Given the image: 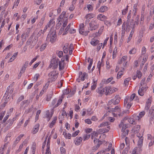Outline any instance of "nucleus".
Returning <instances> with one entry per match:
<instances>
[{
    "label": "nucleus",
    "mask_w": 154,
    "mask_h": 154,
    "mask_svg": "<svg viewBox=\"0 0 154 154\" xmlns=\"http://www.w3.org/2000/svg\"><path fill=\"white\" fill-rule=\"evenodd\" d=\"M143 139V137L142 136H141L139 138V139L138 141V144L140 146H141L142 145Z\"/></svg>",
    "instance_id": "obj_42"
},
{
    "label": "nucleus",
    "mask_w": 154,
    "mask_h": 154,
    "mask_svg": "<svg viewBox=\"0 0 154 154\" xmlns=\"http://www.w3.org/2000/svg\"><path fill=\"white\" fill-rule=\"evenodd\" d=\"M128 121L130 124H132L135 125L136 123L135 120L132 118L128 119Z\"/></svg>",
    "instance_id": "obj_33"
},
{
    "label": "nucleus",
    "mask_w": 154,
    "mask_h": 154,
    "mask_svg": "<svg viewBox=\"0 0 154 154\" xmlns=\"http://www.w3.org/2000/svg\"><path fill=\"white\" fill-rule=\"evenodd\" d=\"M57 117H55L53 120V121H52L51 123L50 124V127L51 128L55 124L56 121L57 119Z\"/></svg>",
    "instance_id": "obj_31"
},
{
    "label": "nucleus",
    "mask_w": 154,
    "mask_h": 154,
    "mask_svg": "<svg viewBox=\"0 0 154 154\" xmlns=\"http://www.w3.org/2000/svg\"><path fill=\"white\" fill-rule=\"evenodd\" d=\"M32 36H30V38L27 40L26 42V46H27L30 45L31 42L32 41Z\"/></svg>",
    "instance_id": "obj_37"
},
{
    "label": "nucleus",
    "mask_w": 154,
    "mask_h": 154,
    "mask_svg": "<svg viewBox=\"0 0 154 154\" xmlns=\"http://www.w3.org/2000/svg\"><path fill=\"white\" fill-rule=\"evenodd\" d=\"M98 19L103 21L107 19V17L105 15L103 14H99L97 17Z\"/></svg>",
    "instance_id": "obj_15"
},
{
    "label": "nucleus",
    "mask_w": 154,
    "mask_h": 154,
    "mask_svg": "<svg viewBox=\"0 0 154 154\" xmlns=\"http://www.w3.org/2000/svg\"><path fill=\"white\" fill-rule=\"evenodd\" d=\"M105 94L106 95H108L109 94L112 93V91L111 90V88L109 86H106L104 87Z\"/></svg>",
    "instance_id": "obj_11"
},
{
    "label": "nucleus",
    "mask_w": 154,
    "mask_h": 154,
    "mask_svg": "<svg viewBox=\"0 0 154 154\" xmlns=\"http://www.w3.org/2000/svg\"><path fill=\"white\" fill-rule=\"evenodd\" d=\"M39 126V124H37L35 125L34 128V130L32 131L33 134H35L38 131Z\"/></svg>",
    "instance_id": "obj_20"
},
{
    "label": "nucleus",
    "mask_w": 154,
    "mask_h": 154,
    "mask_svg": "<svg viewBox=\"0 0 154 154\" xmlns=\"http://www.w3.org/2000/svg\"><path fill=\"white\" fill-rule=\"evenodd\" d=\"M38 40V37H35L32 40L31 43L29 46V48H32L36 43Z\"/></svg>",
    "instance_id": "obj_12"
},
{
    "label": "nucleus",
    "mask_w": 154,
    "mask_h": 154,
    "mask_svg": "<svg viewBox=\"0 0 154 154\" xmlns=\"http://www.w3.org/2000/svg\"><path fill=\"white\" fill-rule=\"evenodd\" d=\"M90 135L88 134L84 135L83 137V140L85 141L86 140L90 138Z\"/></svg>",
    "instance_id": "obj_49"
},
{
    "label": "nucleus",
    "mask_w": 154,
    "mask_h": 154,
    "mask_svg": "<svg viewBox=\"0 0 154 154\" xmlns=\"http://www.w3.org/2000/svg\"><path fill=\"white\" fill-rule=\"evenodd\" d=\"M38 57V56H36L31 60V61L29 63V64L30 66H31L32 64L37 60Z\"/></svg>",
    "instance_id": "obj_59"
},
{
    "label": "nucleus",
    "mask_w": 154,
    "mask_h": 154,
    "mask_svg": "<svg viewBox=\"0 0 154 154\" xmlns=\"http://www.w3.org/2000/svg\"><path fill=\"white\" fill-rule=\"evenodd\" d=\"M128 6H127L126 8L125 9L122 11V15H125L126 14V13L128 11Z\"/></svg>",
    "instance_id": "obj_50"
},
{
    "label": "nucleus",
    "mask_w": 154,
    "mask_h": 154,
    "mask_svg": "<svg viewBox=\"0 0 154 154\" xmlns=\"http://www.w3.org/2000/svg\"><path fill=\"white\" fill-rule=\"evenodd\" d=\"M104 23L108 26H111V23L108 20H105Z\"/></svg>",
    "instance_id": "obj_64"
},
{
    "label": "nucleus",
    "mask_w": 154,
    "mask_h": 154,
    "mask_svg": "<svg viewBox=\"0 0 154 154\" xmlns=\"http://www.w3.org/2000/svg\"><path fill=\"white\" fill-rule=\"evenodd\" d=\"M90 60V62L89 64L88 67V70H90L91 68V66L92 65L93 63V59H91L90 58H88V62H89V60Z\"/></svg>",
    "instance_id": "obj_32"
},
{
    "label": "nucleus",
    "mask_w": 154,
    "mask_h": 154,
    "mask_svg": "<svg viewBox=\"0 0 154 154\" xmlns=\"http://www.w3.org/2000/svg\"><path fill=\"white\" fill-rule=\"evenodd\" d=\"M71 26V23H69L67 26L66 28L65 29V34H66L67 32L69 30Z\"/></svg>",
    "instance_id": "obj_51"
},
{
    "label": "nucleus",
    "mask_w": 154,
    "mask_h": 154,
    "mask_svg": "<svg viewBox=\"0 0 154 154\" xmlns=\"http://www.w3.org/2000/svg\"><path fill=\"white\" fill-rule=\"evenodd\" d=\"M140 126L138 125H136L133 128V130L135 133H138L140 129Z\"/></svg>",
    "instance_id": "obj_23"
},
{
    "label": "nucleus",
    "mask_w": 154,
    "mask_h": 154,
    "mask_svg": "<svg viewBox=\"0 0 154 154\" xmlns=\"http://www.w3.org/2000/svg\"><path fill=\"white\" fill-rule=\"evenodd\" d=\"M63 80H61L60 81H59L57 82V87L59 88H61L63 84Z\"/></svg>",
    "instance_id": "obj_53"
},
{
    "label": "nucleus",
    "mask_w": 154,
    "mask_h": 154,
    "mask_svg": "<svg viewBox=\"0 0 154 154\" xmlns=\"http://www.w3.org/2000/svg\"><path fill=\"white\" fill-rule=\"evenodd\" d=\"M52 114L50 116L49 112L48 111H47L46 112V113L45 114V117L48 118V121H49L50 119L52 117Z\"/></svg>",
    "instance_id": "obj_40"
},
{
    "label": "nucleus",
    "mask_w": 154,
    "mask_h": 154,
    "mask_svg": "<svg viewBox=\"0 0 154 154\" xmlns=\"http://www.w3.org/2000/svg\"><path fill=\"white\" fill-rule=\"evenodd\" d=\"M60 151L62 154H65L66 149L63 147H61L60 148Z\"/></svg>",
    "instance_id": "obj_56"
},
{
    "label": "nucleus",
    "mask_w": 154,
    "mask_h": 154,
    "mask_svg": "<svg viewBox=\"0 0 154 154\" xmlns=\"http://www.w3.org/2000/svg\"><path fill=\"white\" fill-rule=\"evenodd\" d=\"M97 51H99L100 49H101V47H102V43H98L97 44Z\"/></svg>",
    "instance_id": "obj_57"
},
{
    "label": "nucleus",
    "mask_w": 154,
    "mask_h": 154,
    "mask_svg": "<svg viewBox=\"0 0 154 154\" xmlns=\"http://www.w3.org/2000/svg\"><path fill=\"white\" fill-rule=\"evenodd\" d=\"M127 56H123L121 59L119 60L118 61V63L119 64H122L123 62L125 61L127 59Z\"/></svg>",
    "instance_id": "obj_24"
},
{
    "label": "nucleus",
    "mask_w": 154,
    "mask_h": 154,
    "mask_svg": "<svg viewBox=\"0 0 154 154\" xmlns=\"http://www.w3.org/2000/svg\"><path fill=\"white\" fill-rule=\"evenodd\" d=\"M84 25L83 23H82L80 26V28L79 29V33L85 36L88 35V33L89 31H84Z\"/></svg>",
    "instance_id": "obj_6"
},
{
    "label": "nucleus",
    "mask_w": 154,
    "mask_h": 154,
    "mask_svg": "<svg viewBox=\"0 0 154 154\" xmlns=\"http://www.w3.org/2000/svg\"><path fill=\"white\" fill-rule=\"evenodd\" d=\"M68 44H66L63 48V51L65 54H67L68 52V49L67 48V47L68 45Z\"/></svg>",
    "instance_id": "obj_35"
},
{
    "label": "nucleus",
    "mask_w": 154,
    "mask_h": 154,
    "mask_svg": "<svg viewBox=\"0 0 154 154\" xmlns=\"http://www.w3.org/2000/svg\"><path fill=\"white\" fill-rule=\"evenodd\" d=\"M56 39L55 32L54 31L50 32L48 35L46 40L49 41L51 43L54 42Z\"/></svg>",
    "instance_id": "obj_2"
},
{
    "label": "nucleus",
    "mask_w": 154,
    "mask_h": 154,
    "mask_svg": "<svg viewBox=\"0 0 154 154\" xmlns=\"http://www.w3.org/2000/svg\"><path fill=\"white\" fill-rule=\"evenodd\" d=\"M125 68L123 67V68L122 70H121L118 72L117 75V79H119L121 77V76L123 74V72L125 70Z\"/></svg>",
    "instance_id": "obj_25"
},
{
    "label": "nucleus",
    "mask_w": 154,
    "mask_h": 154,
    "mask_svg": "<svg viewBox=\"0 0 154 154\" xmlns=\"http://www.w3.org/2000/svg\"><path fill=\"white\" fill-rule=\"evenodd\" d=\"M128 127V125L126 124H124L123 125L122 129L121 130L122 131H123V130H126V128Z\"/></svg>",
    "instance_id": "obj_58"
},
{
    "label": "nucleus",
    "mask_w": 154,
    "mask_h": 154,
    "mask_svg": "<svg viewBox=\"0 0 154 154\" xmlns=\"http://www.w3.org/2000/svg\"><path fill=\"white\" fill-rule=\"evenodd\" d=\"M148 116L150 117L149 121L150 123L152 124L151 122H152L154 117V109L152 107L149 110Z\"/></svg>",
    "instance_id": "obj_8"
},
{
    "label": "nucleus",
    "mask_w": 154,
    "mask_h": 154,
    "mask_svg": "<svg viewBox=\"0 0 154 154\" xmlns=\"http://www.w3.org/2000/svg\"><path fill=\"white\" fill-rule=\"evenodd\" d=\"M148 87H142L141 88H140L138 91V94L141 96H143L144 94V91H146Z\"/></svg>",
    "instance_id": "obj_9"
},
{
    "label": "nucleus",
    "mask_w": 154,
    "mask_h": 154,
    "mask_svg": "<svg viewBox=\"0 0 154 154\" xmlns=\"http://www.w3.org/2000/svg\"><path fill=\"white\" fill-rule=\"evenodd\" d=\"M29 64V62L28 61H26L25 63L24 64L23 66L22 69H21L20 71H22V73H23L25 71L26 69L27 66L28 64Z\"/></svg>",
    "instance_id": "obj_22"
},
{
    "label": "nucleus",
    "mask_w": 154,
    "mask_h": 154,
    "mask_svg": "<svg viewBox=\"0 0 154 154\" xmlns=\"http://www.w3.org/2000/svg\"><path fill=\"white\" fill-rule=\"evenodd\" d=\"M133 21L132 20L131 21L127 20L126 22H124L122 25V29L125 30L126 32H129L132 27L133 26L134 27L135 24H133L132 23Z\"/></svg>",
    "instance_id": "obj_1"
},
{
    "label": "nucleus",
    "mask_w": 154,
    "mask_h": 154,
    "mask_svg": "<svg viewBox=\"0 0 154 154\" xmlns=\"http://www.w3.org/2000/svg\"><path fill=\"white\" fill-rule=\"evenodd\" d=\"M136 52V49L135 48H133L129 51V53L131 54H135Z\"/></svg>",
    "instance_id": "obj_38"
},
{
    "label": "nucleus",
    "mask_w": 154,
    "mask_h": 154,
    "mask_svg": "<svg viewBox=\"0 0 154 154\" xmlns=\"http://www.w3.org/2000/svg\"><path fill=\"white\" fill-rule=\"evenodd\" d=\"M120 98L118 96H116L114 98L108 102L109 104L112 103L114 105L118 104L120 102Z\"/></svg>",
    "instance_id": "obj_5"
},
{
    "label": "nucleus",
    "mask_w": 154,
    "mask_h": 154,
    "mask_svg": "<svg viewBox=\"0 0 154 154\" xmlns=\"http://www.w3.org/2000/svg\"><path fill=\"white\" fill-rule=\"evenodd\" d=\"M71 92V89H65L63 91V93L64 94H67Z\"/></svg>",
    "instance_id": "obj_45"
},
{
    "label": "nucleus",
    "mask_w": 154,
    "mask_h": 154,
    "mask_svg": "<svg viewBox=\"0 0 154 154\" xmlns=\"http://www.w3.org/2000/svg\"><path fill=\"white\" fill-rule=\"evenodd\" d=\"M24 99V96L23 95H21L17 99V103H19L20 101Z\"/></svg>",
    "instance_id": "obj_63"
},
{
    "label": "nucleus",
    "mask_w": 154,
    "mask_h": 154,
    "mask_svg": "<svg viewBox=\"0 0 154 154\" xmlns=\"http://www.w3.org/2000/svg\"><path fill=\"white\" fill-rule=\"evenodd\" d=\"M39 77V75L38 73H37L35 74L34 75V79L35 81H37L38 80V78Z\"/></svg>",
    "instance_id": "obj_62"
},
{
    "label": "nucleus",
    "mask_w": 154,
    "mask_h": 154,
    "mask_svg": "<svg viewBox=\"0 0 154 154\" xmlns=\"http://www.w3.org/2000/svg\"><path fill=\"white\" fill-rule=\"evenodd\" d=\"M112 78H113L112 77H111L108 79L107 80H106L105 79H104L102 80V82L104 83L108 84L111 81Z\"/></svg>",
    "instance_id": "obj_28"
},
{
    "label": "nucleus",
    "mask_w": 154,
    "mask_h": 154,
    "mask_svg": "<svg viewBox=\"0 0 154 154\" xmlns=\"http://www.w3.org/2000/svg\"><path fill=\"white\" fill-rule=\"evenodd\" d=\"M82 139L81 137H76L75 140V144L77 145H79L81 143Z\"/></svg>",
    "instance_id": "obj_19"
},
{
    "label": "nucleus",
    "mask_w": 154,
    "mask_h": 154,
    "mask_svg": "<svg viewBox=\"0 0 154 154\" xmlns=\"http://www.w3.org/2000/svg\"><path fill=\"white\" fill-rule=\"evenodd\" d=\"M108 10V8L106 6H101L98 9V11L100 12H103Z\"/></svg>",
    "instance_id": "obj_18"
},
{
    "label": "nucleus",
    "mask_w": 154,
    "mask_h": 154,
    "mask_svg": "<svg viewBox=\"0 0 154 154\" xmlns=\"http://www.w3.org/2000/svg\"><path fill=\"white\" fill-rule=\"evenodd\" d=\"M97 92L100 94H103L105 93L104 88L100 87L98 88L97 90Z\"/></svg>",
    "instance_id": "obj_17"
},
{
    "label": "nucleus",
    "mask_w": 154,
    "mask_h": 154,
    "mask_svg": "<svg viewBox=\"0 0 154 154\" xmlns=\"http://www.w3.org/2000/svg\"><path fill=\"white\" fill-rule=\"evenodd\" d=\"M4 97H6V99L5 100V102H4V103L6 104L8 102V99H9L10 97H11V96H10V95H9V94H7L6 95V96H5V95Z\"/></svg>",
    "instance_id": "obj_46"
},
{
    "label": "nucleus",
    "mask_w": 154,
    "mask_h": 154,
    "mask_svg": "<svg viewBox=\"0 0 154 154\" xmlns=\"http://www.w3.org/2000/svg\"><path fill=\"white\" fill-rule=\"evenodd\" d=\"M131 80V79L129 78L126 79L124 81V84L125 85H128L129 82Z\"/></svg>",
    "instance_id": "obj_43"
},
{
    "label": "nucleus",
    "mask_w": 154,
    "mask_h": 154,
    "mask_svg": "<svg viewBox=\"0 0 154 154\" xmlns=\"http://www.w3.org/2000/svg\"><path fill=\"white\" fill-rule=\"evenodd\" d=\"M62 99H60L57 101V103L56 104L54 107V108L58 106L62 103Z\"/></svg>",
    "instance_id": "obj_44"
},
{
    "label": "nucleus",
    "mask_w": 154,
    "mask_h": 154,
    "mask_svg": "<svg viewBox=\"0 0 154 154\" xmlns=\"http://www.w3.org/2000/svg\"><path fill=\"white\" fill-rule=\"evenodd\" d=\"M90 30L93 31L97 29L99 27V24L97 21L93 20L91 21L89 23Z\"/></svg>",
    "instance_id": "obj_4"
},
{
    "label": "nucleus",
    "mask_w": 154,
    "mask_h": 154,
    "mask_svg": "<svg viewBox=\"0 0 154 154\" xmlns=\"http://www.w3.org/2000/svg\"><path fill=\"white\" fill-rule=\"evenodd\" d=\"M14 90V89L12 87H11L10 86H8L7 88L5 95L6 96L7 94H9L11 96Z\"/></svg>",
    "instance_id": "obj_10"
},
{
    "label": "nucleus",
    "mask_w": 154,
    "mask_h": 154,
    "mask_svg": "<svg viewBox=\"0 0 154 154\" xmlns=\"http://www.w3.org/2000/svg\"><path fill=\"white\" fill-rule=\"evenodd\" d=\"M8 123L6 122L4 123L3 125V127H5L6 126V125H7V126L5 127V131H7L10 128L11 126L13 124V121L10 120L9 119L7 121Z\"/></svg>",
    "instance_id": "obj_7"
},
{
    "label": "nucleus",
    "mask_w": 154,
    "mask_h": 154,
    "mask_svg": "<svg viewBox=\"0 0 154 154\" xmlns=\"http://www.w3.org/2000/svg\"><path fill=\"white\" fill-rule=\"evenodd\" d=\"M145 112L144 111H143L140 112L139 115V116L137 117L138 118V119H140L142 117L145 115Z\"/></svg>",
    "instance_id": "obj_41"
},
{
    "label": "nucleus",
    "mask_w": 154,
    "mask_h": 154,
    "mask_svg": "<svg viewBox=\"0 0 154 154\" xmlns=\"http://www.w3.org/2000/svg\"><path fill=\"white\" fill-rule=\"evenodd\" d=\"M66 14V11H63L61 13V15L59 17L60 19H63L64 17Z\"/></svg>",
    "instance_id": "obj_61"
},
{
    "label": "nucleus",
    "mask_w": 154,
    "mask_h": 154,
    "mask_svg": "<svg viewBox=\"0 0 154 154\" xmlns=\"http://www.w3.org/2000/svg\"><path fill=\"white\" fill-rule=\"evenodd\" d=\"M134 32V26L133 27V28L130 32V33L129 35V37L128 39L127 42H128L131 40L132 37V35Z\"/></svg>",
    "instance_id": "obj_29"
},
{
    "label": "nucleus",
    "mask_w": 154,
    "mask_h": 154,
    "mask_svg": "<svg viewBox=\"0 0 154 154\" xmlns=\"http://www.w3.org/2000/svg\"><path fill=\"white\" fill-rule=\"evenodd\" d=\"M94 17V15L92 14H87L85 17L86 19H89V20H90L91 18H92L93 17Z\"/></svg>",
    "instance_id": "obj_36"
},
{
    "label": "nucleus",
    "mask_w": 154,
    "mask_h": 154,
    "mask_svg": "<svg viewBox=\"0 0 154 154\" xmlns=\"http://www.w3.org/2000/svg\"><path fill=\"white\" fill-rule=\"evenodd\" d=\"M58 60H59L58 59L57 60L54 59L53 60V62H54V65L53 66V69H55L57 67L58 64Z\"/></svg>",
    "instance_id": "obj_27"
},
{
    "label": "nucleus",
    "mask_w": 154,
    "mask_h": 154,
    "mask_svg": "<svg viewBox=\"0 0 154 154\" xmlns=\"http://www.w3.org/2000/svg\"><path fill=\"white\" fill-rule=\"evenodd\" d=\"M104 65V63L103 60L102 59H101V61H99L98 62L97 65V68L98 69V71H99V74H100V70L101 67L103 66Z\"/></svg>",
    "instance_id": "obj_14"
},
{
    "label": "nucleus",
    "mask_w": 154,
    "mask_h": 154,
    "mask_svg": "<svg viewBox=\"0 0 154 154\" xmlns=\"http://www.w3.org/2000/svg\"><path fill=\"white\" fill-rule=\"evenodd\" d=\"M41 110H38L37 112L36 117H35V120H37L38 119L39 117V115L41 113Z\"/></svg>",
    "instance_id": "obj_60"
},
{
    "label": "nucleus",
    "mask_w": 154,
    "mask_h": 154,
    "mask_svg": "<svg viewBox=\"0 0 154 154\" xmlns=\"http://www.w3.org/2000/svg\"><path fill=\"white\" fill-rule=\"evenodd\" d=\"M87 8L88 10L90 11H92L93 9V6L91 5H88L87 6Z\"/></svg>",
    "instance_id": "obj_48"
},
{
    "label": "nucleus",
    "mask_w": 154,
    "mask_h": 154,
    "mask_svg": "<svg viewBox=\"0 0 154 154\" xmlns=\"http://www.w3.org/2000/svg\"><path fill=\"white\" fill-rule=\"evenodd\" d=\"M103 133H106L108 132L109 130L110 129V127L108 126L107 128H103Z\"/></svg>",
    "instance_id": "obj_52"
},
{
    "label": "nucleus",
    "mask_w": 154,
    "mask_h": 154,
    "mask_svg": "<svg viewBox=\"0 0 154 154\" xmlns=\"http://www.w3.org/2000/svg\"><path fill=\"white\" fill-rule=\"evenodd\" d=\"M49 85V83L48 82H47L45 85L42 88V90L40 92V94L42 95L46 91V90L48 88Z\"/></svg>",
    "instance_id": "obj_16"
},
{
    "label": "nucleus",
    "mask_w": 154,
    "mask_h": 154,
    "mask_svg": "<svg viewBox=\"0 0 154 154\" xmlns=\"http://www.w3.org/2000/svg\"><path fill=\"white\" fill-rule=\"evenodd\" d=\"M105 140H103V141L99 140L98 141V144L97 145V146H94L93 147V150H96L100 146V145H101V144H102L103 142H105Z\"/></svg>",
    "instance_id": "obj_21"
},
{
    "label": "nucleus",
    "mask_w": 154,
    "mask_h": 154,
    "mask_svg": "<svg viewBox=\"0 0 154 154\" xmlns=\"http://www.w3.org/2000/svg\"><path fill=\"white\" fill-rule=\"evenodd\" d=\"M58 73L55 70L50 72L48 74L49 79L52 82L54 81L58 76Z\"/></svg>",
    "instance_id": "obj_3"
},
{
    "label": "nucleus",
    "mask_w": 154,
    "mask_h": 154,
    "mask_svg": "<svg viewBox=\"0 0 154 154\" xmlns=\"http://www.w3.org/2000/svg\"><path fill=\"white\" fill-rule=\"evenodd\" d=\"M122 131V135L124 137H125L128 134L129 130L128 129H127L126 130H123V131Z\"/></svg>",
    "instance_id": "obj_39"
},
{
    "label": "nucleus",
    "mask_w": 154,
    "mask_h": 154,
    "mask_svg": "<svg viewBox=\"0 0 154 154\" xmlns=\"http://www.w3.org/2000/svg\"><path fill=\"white\" fill-rule=\"evenodd\" d=\"M9 115H7L6 116H5L4 118V119L2 122V123H4L5 122H6V120L8 119L9 117Z\"/></svg>",
    "instance_id": "obj_55"
},
{
    "label": "nucleus",
    "mask_w": 154,
    "mask_h": 154,
    "mask_svg": "<svg viewBox=\"0 0 154 154\" xmlns=\"http://www.w3.org/2000/svg\"><path fill=\"white\" fill-rule=\"evenodd\" d=\"M109 122H105L101 123L100 125L98 126V127L100 128L102 127H105L108 125Z\"/></svg>",
    "instance_id": "obj_30"
},
{
    "label": "nucleus",
    "mask_w": 154,
    "mask_h": 154,
    "mask_svg": "<svg viewBox=\"0 0 154 154\" xmlns=\"http://www.w3.org/2000/svg\"><path fill=\"white\" fill-rule=\"evenodd\" d=\"M46 46L47 45L46 44H42V45L41 47L40 48V51H43L45 49V48L46 47Z\"/></svg>",
    "instance_id": "obj_54"
},
{
    "label": "nucleus",
    "mask_w": 154,
    "mask_h": 154,
    "mask_svg": "<svg viewBox=\"0 0 154 154\" xmlns=\"http://www.w3.org/2000/svg\"><path fill=\"white\" fill-rule=\"evenodd\" d=\"M136 75L138 79H140L142 76V73L140 71L137 70V72Z\"/></svg>",
    "instance_id": "obj_47"
},
{
    "label": "nucleus",
    "mask_w": 154,
    "mask_h": 154,
    "mask_svg": "<svg viewBox=\"0 0 154 154\" xmlns=\"http://www.w3.org/2000/svg\"><path fill=\"white\" fill-rule=\"evenodd\" d=\"M87 76V74L85 72H84L82 75L80 77V78L81 79V80L82 81H84Z\"/></svg>",
    "instance_id": "obj_34"
},
{
    "label": "nucleus",
    "mask_w": 154,
    "mask_h": 154,
    "mask_svg": "<svg viewBox=\"0 0 154 154\" xmlns=\"http://www.w3.org/2000/svg\"><path fill=\"white\" fill-rule=\"evenodd\" d=\"M24 136V134H20L16 139L14 142L15 144L17 143L20 140L21 138Z\"/></svg>",
    "instance_id": "obj_26"
},
{
    "label": "nucleus",
    "mask_w": 154,
    "mask_h": 154,
    "mask_svg": "<svg viewBox=\"0 0 154 154\" xmlns=\"http://www.w3.org/2000/svg\"><path fill=\"white\" fill-rule=\"evenodd\" d=\"M99 42V41L98 40L94 38L91 39L90 43L92 45L94 46H95L97 45Z\"/></svg>",
    "instance_id": "obj_13"
}]
</instances>
